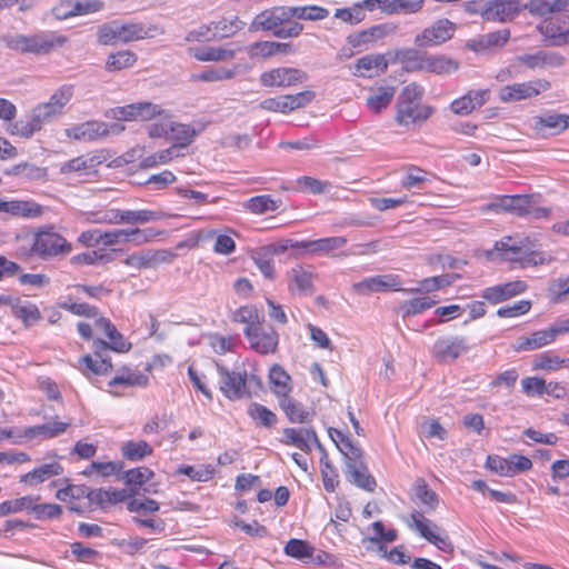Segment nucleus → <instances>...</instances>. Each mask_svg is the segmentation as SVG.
I'll list each match as a JSON object with an SVG mask.
<instances>
[{"instance_id":"4d7b16f0","label":"nucleus","mask_w":569,"mask_h":569,"mask_svg":"<svg viewBox=\"0 0 569 569\" xmlns=\"http://www.w3.org/2000/svg\"><path fill=\"white\" fill-rule=\"evenodd\" d=\"M247 415L259 428L271 429L278 423L277 415L266 406L251 402L247 408Z\"/></svg>"},{"instance_id":"cd10ccee","label":"nucleus","mask_w":569,"mask_h":569,"mask_svg":"<svg viewBox=\"0 0 569 569\" xmlns=\"http://www.w3.org/2000/svg\"><path fill=\"white\" fill-rule=\"evenodd\" d=\"M388 66L386 53H370L356 61L352 73L360 78H375L385 73Z\"/></svg>"},{"instance_id":"052dcab7","label":"nucleus","mask_w":569,"mask_h":569,"mask_svg":"<svg viewBox=\"0 0 569 569\" xmlns=\"http://www.w3.org/2000/svg\"><path fill=\"white\" fill-rule=\"evenodd\" d=\"M122 468L123 463L121 461H91L81 473L88 478H109L119 475Z\"/></svg>"},{"instance_id":"6e6d98bb","label":"nucleus","mask_w":569,"mask_h":569,"mask_svg":"<svg viewBox=\"0 0 569 569\" xmlns=\"http://www.w3.org/2000/svg\"><path fill=\"white\" fill-rule=\"evenodd\" d=\"M83 221L91 224H119V208L102 206L94 210L83 212Z\"/></svg>"},{"instance_id":"0e129e2a","label":"nucleus","mask_w":569,"mask_h":569,"mask_svg":"<svg viewBox=\"0 0 569 569\" xmlns=\"http://www.w3.org/2000/svg\"><path fill=\"white\" fill-rule=\"evenodd\" d=\"M436 303L437 301L428 296L417 297L403 301L400 305L399 310L401 312L402 318L406 319L408 317H413L425 312L426 310L432 308Z\"/></svg>"},{"instance_id":"9d476101","label":"nucleus","mask_w":569,"mask_h":569,"mask_svg":"<svg viewBox=\"0 0 569 569\" xmlns=\"http://www.w3.org/2000/svg\"><path fill=\"white\" fill-rule=\"evenodd\" d=\"M530 458L519 453H512L508 457L498 455H489L486 459V468L501 477L512 478L519 473L527 472L532 469Z\"/></svg>"},{"instance_id":"423d86ee","label":"nucleus","mask_w":569,"mask_h":569,"mask_svg":"<svg viewBox=\"0 0 569 569\" xmlns=\"http://www.w3.org/2000/svg\"><path fill=\"white\" fill-rule=\"evenodd\" d=\"M72 249V243L52 224L38 228L30 246V252L42 259L67 256Z\"/></svg>"},{"instance_id":"de8ad7c7","label":"nucleus","mask_w":569,"mask_h":569,"mask_svg":"<svg viewBox=\"0 0 569 569\" xmlns=\"http://www.w3.org/2000/svg\"><path fill=\"white\" fill-rule=\"evenodd\" d=\"M121 249H111V252L103 250H90L81 253H77L70 258V264L79 267L96 266L99 263H109L113 260L112 253H120Z\"/></svg>"},{"instance_id":"680f3d73","label":"nucleus","mask_w":569,"mask_h":569,"mask_svg":"<svg viewBox=\"0 0 569 569\" xmlns=\"http://www.w3.org/2000/svg\"><path fill=\"white\" fill-rule=\"evenodd\" d=\"M153 30L154 29L147 28L141 22H126L119 23L118 36H120L121 43H129L151 37V31Z\"/></svg>"},{"instance_id":"0eeeda50","label":"nucleus","mask_w":569,"mask_h":569,"mask_svg":"<svg viewBox=\"0 0 569 569\" xmlns=\"http://www.w3.org/2000/svg\"><path fill=\"white\" fill-rule=\"evenodd\" d=\"M111 116L120 121H149L157 117L161 119L171 118L167 110L149 101L112 108Z\"/></svg>"},{"instance_id":"c756f323","label":"nucleus","mask_w":569,"mask_h":569,"mask_svg":"<svg viewBox=\"0 0 569 569\" xmlns=\"http://www.w3.org/2000/svg\"><path fill=\"white\" fill-rule=\"evenodd\" d=\"M520 9V0H492L482 11V17L488 21L505 22L517 16Z\"/></svg>"},{"instance_id":"5fc2aeb1","label":"nucleus","mask_w":569,"mask_h":569,"mask_svg":"<svg viewBox=\"0 0 569 569\" xmlns=\"http://www.w3.org/2000/svg\"><path fill=\"white\" fill-rule=\"evenodd\" d=\"M124 242L140 247L157 241L164 234L163 230L154 228H124Z\"/></svg>"},{"instance_id":"4c0bfd02","label":"nucleus","mask_w":569,"mask_h":569,"mask_svg":"<svg viewBox=\"0 0 569 569\" xmlns=\"http://www.w3.org/2000/svg\"><path fill=\"white\" fill-rule=\"evenodd\" d=\"M532 370L543 372H556L569 369V358L560 357L555 350H548L535 356Z\"/></svg>"},{"instance_id":"6e6552de","label":"nucleus","mask_w":569,"mask_h":569,"mask_svg":"<svg viewBox=\"0 0 569 569\" xmlns=\"http://www.w3.org/2000/svg\"><path fill=\"white\" fill-rule=\"evenodd\" d=\"M550 88L551 83L549 80L539 78L505 86L499 90L498 97L505 103L517 102L536 98Z\"/></svg>"},{"instance_id":"58836bf2","label":"nucleus","mask_w":569,"mask_h":569,"mask_svg":"<svg viewBox=\"0 0 569 569\" xmlns=\"http://www.w3.org/2000/svg\"><path fill=\"white\" fill-rule=\"evenodd\" d=\"M517 60L527 68L535 70L547 67H561L566 59L558 52L538 51L532 54H522Z\"/></svg>"},{"instance_id":"4468645a","label":"nucleus","mask_w":569,"mask_h":569,"mask_svg":"<svg viewBox=\"0 0 569 569\" xmlns=\"http://www.w3.org/2000/svg\"><path fill=\"white\" fill-rule=\"evenodd\" d=\"M243 335L248 339L250 348L258 353H274L278 349L279 335L273 327L267 326L264 322L252 328H244Z\"/></svg>"},{"instance_id":"c9c22d12","label":"nucleus","mask_w":569,"mask_h":569,"mask_svg":"<svg viewBox=\"0 0 569 569\" xmlns=\"http://www.w3.org/2000/svg\"><path fill=\"white\" fill-rule=\"evenodd\" d=\"M170 217L162 210L150 209H119V224H146L152 221L163 220Z\"/></svg>"},{"instance_id":"aec40b11","label":"nucleus","mask_w":569,"mask_h":569,"mask_svg":"<svg viewBox=\"0 0 569 569\" xmlns=\"http://www.w3.org/2000/svg\"><path fill=\"white\" fill-rule=\"evenodd\" d=\"M317 273L311 266L296 264L286 273L288 291L291 295L310 296L315 292Z\"/></svg>"},{"instance_id":"a878e982","label":"nucleus","mask_w":569,"mask_h":569,"mask_svg":"<svg viewBox=\"0 0 569 569\" xmlns=\"http://www.w3.org/2000/svg\"><path fill=\"white\" fill-rule=\"evenodd\" d=\"M528 289L523 280H515L506 283L488 287L482 290L481 297L491 305H498L513 297L522 295Z\"/></svg>"},{"instance_id":"f3484780","label":"nucleus","mask_w":569,"mask_h":569,"mask_svg":"<svg viewBox=\"0 0 569 569\" xmlns=\"http://www.w3.org/2000/svg\"><path fill=\"white\" fill-rule=\"evenodd\" d=\"M351 289L360 296L386 291L405 292L400 276L396 273H385L365 278L361 281L355 282L351 286Z\"/></svg>"},{"instance_id":"f257e3e1","label":"nucleus","mask_w":569,"mask_h":569,"mask_svg":"<svg viewBox=\"0 0 569 569\" xmlns=\"http://www.w3.org/2000/svg\"><path fill=\"white\" fill-rule=\"evenodd\" d=\"M77 331L83 340L92 341L93 355H84L77 362V369L89 379L112 371L113 366L111 358L106 355L107 350L123 353L131 349V343L106 317L96 319L94 325L79 321Z\"/></svg>"},{"instance_id":"72a5a7b5","label":"nucleus","mask_w":569,"mask_h":569,"mask_svg":"<svg viewBox=\"0 0 569 569\" xmlns=\"http://www.w3.org/2000/svg\"><path fill=\"white\" fill-rule=\"evenodd\" d=\"M188 53L200 62H226L236 57L234 49L222 46L190 47Z\"/></svg>"},{"instance_id":"9b49d317","label":"nucleus","mask_w":569,"mask_h":569,"mask_svg":"<svg viewBox=\"0 0 569 569\" xmlns=\"http://www.w3.org/2000/svg\"><path fill=\"white\" fill-rule=\"evenodd\" d=\"M532 196L531 194H513V196H497L493 201L483 204L480 208L482 213L508 212L518 217H525L531 213Z\"/></svg>"},{"instance_id":"f704fd0d","label":"nucleus","mask_w":569,"mask_h":569,"mask_svg":"<svg viewBox=\"0 0 569 569\" xmlns=\"http://www.w3.org/2000/svg\"><path fill=\"white\" fill-rule=\"evenodd\" d=\"M286 446H295L305 452L311 451V443L318 441L313 428H284L280 440Z\"/></svg>"},{"instance_id":"4be33fe9","label":"nucleus","mask_w":569,"mask_h":569,"mask_svg":"<svg viewBox=\"0 0 569 569\" xmlns=\"http://www.w3.org/2000/svg\"><path fill=\"white\" fill-rule=\"evenodd\" d=\"M530 128L538 137L560 134L569 129V113H545L533 117Z\"/></svg>"},{"instance_id":"338daca9","label":"nucleus","mask_w":569,"mask_h":569,"mask_svg":"<svg viewBox=\"0 0 569 569\" xmlns=\"http://www.w3.org/2000/svg\"><path fill=\"white\" fill-rule=\"evenodd\" d=\"M278 402L290 422L303 423L307 421L309 412L300 402L291 399L290 396L280 399Z\"/></svg>"},{"instance_id":"864d4df0","label":"nucleus","mask_w":569,"mask_h":569,"mask_svg":"<svg viewBox=\"0 0 569 569\" xmlns=\"http://www.w3.org/2000/svg\"><path fill=\"white\" fill-rule=\"evenodd\" d=\"M396 93V89L392 86H380L371 89V93L367 97L366 103L369 110L375 113L381 112L387 109L391 103Z\"/></svg>"},{"instance_id":"49530a36","label":"nucleus","mask_w":569,"mask_h":569,"mask_svg":"<svg viewBox=\"0 0 569 569\" xmlns=\"http://www.w3.org/2000/svg\"><path fill=\"white\" fill-rule=\"evenodd\" d=\"M396 60L407 72H422L426 68L427 52H420L412 48L397 50L395 52Z\"/></svg>"},{"instance_id":"f8f14e48","label":"nucleus","mask_w":569,"mask_h":569,"mask_svg":"<svg viewBox=\"0 0 569 569\" xmlns=\"http://www.w3.org/2000/svg\"><path fill=\"white\" fill-rule=\"evenodd\" d=\"M123 126L118 123L108 124L101 121H86L64 130L66 137L77 141H94L110 134L120 133Z\"/></svg>"},{"instance_id":"473e14b6","label":"nucleus","mask_w":569,"mask_h":569,"mask_svg":"<svg viewBox=\"0 0 569 569\" xmlns=\"http://www.w3.org/2000/svg\"><path fill=\"white\" fill-rule=\"evenodd\" d=\"M556 341V336L551 327L536 330L528 337H520L512 346L515 352H525L541 349Z\"/></svg>"},{"instance_id":"bf43d9fd","label":"nucleus","mask_w":569,"mask_h":569,"mask_svg":"<svg viewBox=\"0 0 569 569\" xmlns=\"http://www.w3.org/2000/svg\"><path fill=\"white\" fill-rule=\"evenodd\" d=\"M12 316L22 321L26 327L37 323L41 319L38 306L31 301L17 299L12 305Z\"/></svg>"},{"instance_id":"39448f33","label":"nucleus","mask_w":569,"mask_h":569,"mask_svg":"<svg viewBox=\"0 0 569 569\" xmlns=\"http://www.w3.org/2000/svg\"><path fill=\"white\" fill-rule=\"evenodd\" d=\"M68 38L57 32H38L33 34H17L6 40L7 47L22 54H48L64 46Z\"/></svg>"},{"instance_id":"412c9836","label":"nucleus","mask_w":569,"mask_h":569,"mask_svg":"<svg viewBox=\"0 0 569 569\" xmlns=\"http://www.w3.org/2000/svg\"><path fill=\"white\" fill-rule=\"evenodd\" d=\"M469 350L466 338L443 337L439 338L432 348L433 358L441 363L452 362Z\"/></svg>"},{"instance_id":"bb28decb","label":"nucleus","mask_w":569,"mask_h":569,"mask_svg":"<svg viewBox=\"0 0 569 569\" xmlns=\"http://www.w3.org/2000/svg\"><path fill=\"white\" fill-rule=\"evenodd\" d=\"M43 211V207L34 200H3L0 198V213H7L10 217L34 219L41 217Z\"/></svg>"},{"instance_id":"f03ea898","label":"nucleus","mask_w":569,"mask_h":569,"mask_svg":"<svg viewBox=\"0 0 569 569\" xmlns=\"http://www.w3.org/2000/svg\"><path fill=\"white\" fill-rule=\"evenodd\" d=\"M74 94L73 84H62L50 96L49 100L39 103L27 121L14 123L11 134H18L22 138H30L34 132L40 131L43 124L52 118L63 113L64 108L71 101Z\"/></svg>"},{"instance_id":"774afa93","label":"nucleus","mask_w":569,"mask_h":569,"mask_svg":"<svg viewBox=\"0 0 569 569\" xmlns=\"http://www.w3.org/2000/svg\"><path fill=\"white\" fill-rule=\"evenodd\" d=\"M232 321L244 323V328H252L264 322V316L254 306H241L232 313Z\"/></svg>"},{"instance_id":"37998d69","label":"nucleus","mask_w":569,"mask_h":569,"mask_svg":"<svg viewBox=\"0 0 569 569\" xmlns=\"http://www.w3.org/2000/svg\"><path fill=\"white\" fill-rule=\"evenodd\" d=\"M387 36L386 26L377 24L356 31L347 37V42L355 49L367 48Z\"/></svg>"},{"instance_id":"a211bd4d","label":"nucleus","mask_w":569,"mask_h":569,"mask_svg":"<svg viewBox=\"0 0 569 569\" xmlns=\"http://www.w3.org/2000/svg\"><path fill=\"white\" fill-rule=\"evenodd\" d=\"M176 257L177 254L169 249H149L128 254L123 264L136 270L152 269L171 263Z\"/></svg>"},{"instance_id":"b1692460","label":"nucleus","mask_w":569,"mask_h":569,"mask_svg":"<svg viewBox=\"0 0 569 569\" xmlns=\"http://www.w3.org/2000/svg\"><path fill=\"white\" fill-rule=\"evenodd\" d=\"M109 159L106 150H94L73 159H70L62 166V172L80 174H90L97 172V168Z\"/></svg>"},{"instance_id":"e2e57ef3","label":"nucleus","mask_w":569,"mask_h":569,"mask_svg":"<svg viewBox=\"0 0 569 569\" xmlns=\"http://www.w3.org/2000/svg\"><path fill=\"white\" fill-rule=\"evenodd\" d=\"M403 176L400 180V184L406 190L420 188L423 183L430 181V173L415 164H406L402 168Z\"/></svg>"},{"instance_id":"3c124183","label":"nucleus","mask_w":569,"mask_h":569,"mask_svg":"<svg viewBox=\"0 0 569 569\" xmlns=\"http://www.w3.org/2000/svg\"><path fill=\"white\" fill-rule=\"evenodd\" d=\"M120 452L124 460L141 461L153 455V448L143 439L128 440L121 445Z\"/></svg>"},{"instance_id":"6ab92c4d","label":"nucleus","mask_w":569,"mask_h":569,"mask_svg":"<svg viewBox=\"0 0 569 569\" xmlns=\"http://www.w3.org/2000/svg\"><path fill=\"white\" fill-rule=\"evenodd\" d=\"M308 74L297 68L279 67L260 74V83L267 88H289L307 81Z\"/></svg>"},{"instance_id":"a18cd8bd","label":"nucleus","mask_w":569,"mask_h":569,"mask_svg":"<svg viewBox=\"0 0 569 569\" xmlns=\"http://www.w3.org/2000/svg\"><path fill=\"white\" fill-rule=\"evenodd\" d=\"M460 62L442 53H427L425 72L446 76L456 72Z\"/></svg>"},{"instance_id":"20e7f679","label":"nucleus","mask_w":569,"mask_h":569,"mask_svg":"<svg viewBox=\"0 0 569 569\" xmlns=\"http://www.w3.org/2000/svg\"><path fill=\"white\" fill-rule=\"evenodd\" d=\"M423 93V88L417 82L402 88L396 103L397 124L405 128L421 126L433 114V108L422 102Z\"/></svg>"},{"instance_id":"e433bc0d","label":"nucleus","mask_w":569,"mask_h":569,"mask_svg":"<svg viewBox=\"0 0 569 569\" xmlns=\"http://www.w3.org/2000/svg\"><path fill=\"white\" fill-rule=\"evenodd\" d=\"M269 388L278 401L292 392L291 376L278 363L272 365L268 372Z\"/></svg>"},{"instance_id":"7c9ffc66","label":"nucleus","mask_w":569,"mask_h":569,"mask_svg":"<svg viewBox=\"0 0 569 569\" xmlns=\"http://www.w3.org/2000/svg\"><path fill=\"white\" fill-rule=\"evenodd\" d=\"M149 378L142 371L132 369L131 367L123 366L117 375L108 381V391L111 395L118 396L116 388L123 387H147Z\"/></svg>"},{"instance_id":"393cba45","label":"nucleus","mask_w":569,"mask_h":569,"mask_svg":"<svg viewBox=\"0 0 569 569\" xmlns=\"http://www.w3.org/2000/svg\"><path fill=\"white\" fill-rule=\"evenodd\" d=\"M425 0H362L368 11L380 10L391 16L396 13H416L423 7Z\"/></svg>"},{"instance_id":"7ed1b4c3","label":"nucleus","mask_w":569,"mask_h":569,"mask_svg":"<svg viewBox=\"0 0 569 569\" xmlns=\"http://www.w3.org/2000/svg\"><path fill=\"white\" fill-rule=\"evenodd\" d=\"M330 438L346 460L347 479L366 491L372 492L377 487L376 479L370 475L367 465L363 462V451L360 446L343 431L337 428H329Z\"/></svg>"},{"instance_id":"8fccbe9b","label":"nucleus","mask_w":569,"mask_h":569,"mask_svg":"<svg viewBox=\"0 0 569 569\" xmlns=\"http://www.w3.org/2000/svg\"><path fill=\"white\" fill-rule=\"evenodd\" d=\"M233 234H236V231L232 229H226L223 231L212 229L207 232L206 237L208 239H213V252L222 256H229L233 253L237 248L236 241L232 237Z\"/></svg>"},{"instance_id":"1a4fd4ad","label":"nucleus","mask_w":569,"mask_h":569,"mask_svg":"<svg viewBox=\"0 0 569 569\" xmlns=\"http://www.w3.org/2000/svg\"><path fill=\"white\" fill-rule=\"evenodd\" d=\"M217 377L220 378L219 390L229 400L234 401L250 396L247 371H231L216 363Z\"/></svg>"},{"instance_id":"c85d7f7f","label":"nucleus","mask_w":569,"mask_h":569,"mask_svg":"<svg viewBox=\"0 0 569 569\" xmlns=\"http://www.w3.org/2000/svg\"><path fill=\"white\" fill-rule=\"evenodd\" d=\"M187 373L194 389L201 392L207 400L212 401L213 393L211 385L218 376L216 372V363H210L203 368L189 366Z\"/></svg>"},{"instance_id":"2eb2a0df","label":"nucleus","mask_w":569,"mask_h":569,"mask_svg":"<svg viewBox=\"0 0 569 569\" xmlns=\"http://www.w3.org/2000/svg\"><path fill=\"white\" fill-rule=\"evenodd\" d=\"M410 528L418 531V533L425 538L428 542L436 546L443 552H452L453 546L447 535H440L436 531L439 530L438 526L432 523L431 520L427 519L422 512L413 511L410 515Z\"/></svg>"},{"instance_id":"ea45409f","label":"nucleus","mask_w":569,"mask_h":569,"mask_svg":"<svg viewBox=\"0 0 569 569\" xmlns=\"http://www.w3.org/2000/svg\"><path fill=\"white\" fill-rule=\"evenodd\" d=\"M64 7H70V10L60 13V19L96 13L103 10L106 4L102 0H63L60 2V9Z\"/></svg>"},{"instance_id":"ddd939ff","label":"nucleus","mask_w":569,"mask_h":569,"mask_svg":"<svg viewBox=\"0 0 569 569\" xmlns=\"http://www.w3.org/2000/svg\"><path fill=\"white\" fill-rule=\"evenodd\" d=\"M551 44L569 46V16L557 12L546 16L536 27Z\"/></svg>"},{"instance_id":"2f4dec72","label":"nucleus","mask_w":569,"mask_h":569,"mask_svg":"<svg viewBox=\"0 0 569 569\" xmlns=\"http://www.w3.org/2000/svg\"><path fill=\"white\" fill-rule=\"evenodd\" d=\"M292 18L291 7L279 6L259 13L257 16V23L262 30L272 31L276 36V31Z\"/></svg>"},{"instance_id":"69168bd1","label":"nucleus","mask_w":569,"mask_h":569,"mask_svg":"<svg viewBox=\"0 0 569 569\" xmlns=\"http://www.w3.org/2000/svg\"><path fill=\"white\" fill-rule=\"evenodd\" d=\"M413 493L416 499L427 508V511H432L439 503L438 495L431 490L425 479L419 478L413 485Z\"/></svg>"},{"instance_id":"dca6fc26","label":"nucleus","mask_w":569,"mask_h":569,"mask_svg":"<svg viewBox=\"0 0 569 569\" xmlns=\"http://www.w3.org/2000/svg\"><path fill=\"white\" fill-rule=\"evenodd\" d=\"M456 32V24L443 18L436 20L415 37V44L418 48H430L440 46L450 40Z\"/></svg>"},{"instance_id":"603ef678","label":"nucleus","mask_w":569,"mask_h":569,"mask_svg":"<svg viewBox=\"0 0 569 569\" xmlns=\"http://www.w3.org/2000/svg\"><path fill=\"white\" fill-rule=\"evenodd\" d=\"M137 61L138 56L132 50H119L108 54L104 62V70L108 72H119L132 68Z\"/></svg>"},{"instance_id":"09e8293b","label":"nucleus","mask_w":569,"mask_h":569,"mask_svg":"<svg viewBox=\"0 0 569 569\" xmlns=\"http://www.w3.org/2000/svg\"><path fill=\"white\" fill-rule=\"evenodd\" d=\"M211 22L216 40L231 38L241 31L246 26V23L236 14L222 17Z\"/></svg>"},{"instance_id":"13d9d810","label":"nucleus","mask_w":569,"mask_h":569,"mask_svg":"<svg viewBox=\"0 0 569 569\" xmlns=\"http://www.w3.org/2000/svg\"><path fill=\"white\" fill-rule=\"evenodd\" d=\"M57 499L69 503L73 511H81V501L89 498V489L84 486L69 485L59 489L56 495Z\"/></svg>"},{"instance_id":"c03bdc74","label":"nucleus","mask_w":569,"mask_h":569,"mask_svg":"<svg viewBox=\"0 0 569 569\" xmlns=\"http://www.w3.org/2000/svg\"><path fill=\"white\" fill-rule=\"evenodd\" d=\"M79 298L80 297L73 292L68 293L64 300L59 303V307L74 316L93 319L92 325H94L96 319L102 317L100 316L99 309L87 302L78 301ZM89 323L91 325V322Z\"/></svg>"},{"instance_id":"a19ab883","label":"nucleus","mask_w":569,"mask_h":569,"mask_svg":"<svg viewBox=\"0 0 569 569\" xmlns=\"http://www.w3.org/2000/svg\"><path fill=\"white\" fill-rule=\"evenodd\" d=\"M63 473V467L58 461L43 463L31 471L24 473L20 478V482L28 486H37L49 480L52 477L60 476Z\"/></svg>"},{"instance_id":"79ce46f5","label":"nucleus","mask_w":569,"mask_h":569,"mask_svg":"<svg viewBox=\"0 0 569 569\" xmlns=\"http://www.w3.org/2000/svg\"><path fill=\"white\" fill-rule=\"evenodd\" d=\"M70 425V421L64 422L54 420L47 423L28 427L22 431L20 437L26 439H50L64 433Z\"/></svg>"},{"instance_id":"5701e85b","label":"nucleus","mask_w":569,"mask_h":569,"mask_svg":"<svg viewBox=\"0 0 569 569\" xmlns=\"http://www.w3.org/2000/svg\"><path fill=\"white\" fill-rule=\"evenodd\" d=\"M491 96L488 88L468 90L465 94L451 101L450 111L458 116H468L485 106Z\"/></svg>"}]
</instances>
